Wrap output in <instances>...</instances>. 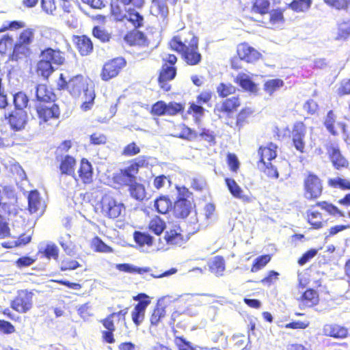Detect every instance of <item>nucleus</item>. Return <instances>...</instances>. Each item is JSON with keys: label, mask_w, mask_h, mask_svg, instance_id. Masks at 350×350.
I'll use <instances>...</instances> for the list:
<instances>
[{"label": "nucleus", "mask_w": 350, "mask_h": 350, "mask_svg": "<svg viewBox=\"0 0 350 350\" xmlns=\"http://www.w3.org/2000/svg\"><path fill=\"white\" fill-rule=\"evenodd\" d=\"M169 48L178 53L184 62L190 66L200 64L202 55L199 49V38L193 30L183 28L168 42Z\"/></svg>", "instance_id": "1"}, {"label": "nucleus", "mask_w": 350, "mask_h": 350, "mask_svg": "<svg viewBox=\"0 0 350 350\" xmlns=\"http://www.w3.org/2000/svg\"><path fill=\"white\" fill-rule=\"evenodd\" d=\"M241 105L239 96H233L226 98L221 103L215 105L214 113L219 119H224L225 123L234 131L240 132L243 126L250 122V120L254 116V110L250 107H243L235 116H233Z\"/></svg>", "instance_id": "2"}, {"label": "nucleus", "mask_w": 350, "mask_h": 350, "mask_svg": "<svg viewBox=\"0 0 350 350\" xmlns=\"http://www.w3.org/2000/svg\"><path fill=\"white\" fill-rule=\"evenodd\" d=\"M25 23L23 21H11L0 27V33L8 31H17L23 29L14 43V49L9 55L8 59L12 62L27 59L32 53L30 46L34 42L36 30L31 27L25 28Z\"/></svg>", "instance_id": "3"}, {"label": "nucleus", "mask_w": 350, "mask_h": 350, "mask_svg": "<svg viewBox=\"0 0 350 350\" xmlns=\"http://www.w3.org/2000/svg\"><path fill=\"white\" fill-rule=\"evenodd\" d=\"M319 208L325 211L332 217L345 216L344 212L332 203L325 200L318 201L309 206L304 213V218L311 230H321L327 224V219H325L323 213Z\"/></svg>", "instance_id": "4"}, {"label": "nucleus", "mask_w": 350, "mask_h": 350, "mask_svg": "<svg viewBox=\"0 0 350 350\" xmlns=\"http://www.w3.org/2000/svg\"><path fill=\"white\" fill-rule=\"evenodd\" d=\"M177 62L178 57L173 53H165L161 57V66L158 71L157 83L163 92L172 90L170 82L177 75Z\"/></svg>", "instance_id": "5"}, {"label": "nucleus", "mask_w": 350, "mask_h": 350, "mask_svg": "<svg viewBox=\"0 0 350 350\" xmlns=\"http://www.w3.org/2000/svg\"><path fill=\"white\" fill-rule=\"evenodd\" d=\"M148 165V158L142 156L129 161V165L123 169H120L118 173L113 174V183L120 187L129 186L136 181V176L139 173L140 167Z\"/></svg>", "instance_id": "6"}, {"label": "nucleus", "mask_w": 350, "mask_h": 350, "mask_svg": "<svg viewBox=\"0 0 350 350\" xmlns=\"http://www.w3.org/2000/svg\"><path fill=\"white\" fill-rule=\"evenodd\" d=\"M82 75L78 74L70 77L68 79L61 73L56 83L57 90L66 91L74 98H79L82 92L90 83Z\"/></svg>", "instance_id": "7"}, {"label": "nucleus", "mask_w": 350, "mask_h": 350, "mask_svg": "<svg viewBox=\"0 0 350 350\" xmlns=\"http://www.w3.org/2000/svg\"><path fill=\"white\" fill-rule=\"evenodd\" d=\"M124 209V204L111 193L104 194L94 207L96 213L113 220L118 218Z\"/></svg>", "instance_id": "8"}, {"label": "nucleus", "mask_w": 350, "mask_h": 350, "mask_svg": "<svg viewBox=\"0 0 350 350\" xmlns=\"http://www.w3.org/2000/svg\"><path fill=\"white\" fill-rule=\"evenodd\" d=\"M323 180L312 172H307L303 180V193L306 199L314 201L323 194Z\"/></svg>", "instance_id": "9"}, {"label": "nucleus", "mask_w": 350, "mask_h": 350, "mask_svg": "<svg viewBox=\"0 0 350 350\" xmlns=\"http://www.w3.org/2000/svg\"><path fill=\"white\" fill-rule=\"evenodd\" d=\"M128 312L129 308L126 307L119 310L118 312H114L109 314L104 319L100 321V323L105 329L101 332L102 340L104 342L113 344L116 342L114 338V332L116 331V327L114 323L113 318L116 317L118 318V320L124 321Z\"/></svg>", "instance_id": "10"}, {"label": "nucleus", "mask_w": 350, "mask_h": 350, "mask_svg": "<svg viewBox=\"0 0 350 350\" xmlns=\"http://www.w3.org/2000/svg\"><path fill=\"white\" fill-rule=\"evenodd\" d=\"M34 109L39 120V124L43 126L52 125L57 121L60 116V109L55 103L50 104H34Z\"/></svg>", "instance_id": "11"}, {"label": "nucleus", "mask_w": 350, "mask_h": 350, "mask_svg": "<svg viewBox=\"0 0 350 350\" xmlns=\"http://www.w3.org/2000/svg\"><path fill=\"white\" fill-rule=\"evenodd\" d=\"M191 195L189 189L183 187L181 188V196H178L173 203L172 213L176 218L185 219L191 213L194 203L187 198Z\"/></svg>", "instance_id": "12"}, {"label": "nucleus", "mask_w": 350, "mask_h": 350, "mask_svg": "<svg viewBox=\"0 0 350 350\" xmlns=\"http://www.w3.org/2000/svg\"><path fill=\"white\" fill-rule=\"evenodd\" d=\"M163 239L169 247H180L187 243L190 236L179 226L176 225L165 230Z\"/></svg>", "instance_id": "13"}, {"label": "nucleus", "mask_w": 350, "mask_h": 350, "mask_svg": "<svg viewBox=\"0 0 350 350\" xmlns=\"http://www.w3.org/2000/svg\"><path fill=\"white\" fill-rule=\"evenodd\" d=\"M184 105L176 102L166 103L163 100H158L152 106L150 113L153 116H174L184 111Z\"/></svg>", "instance_id": "14"}, {"label": "nucleus", "mask_w": 350, "mask_h": 350, "mask_svg": "<svg viewBox=\"0 0 350 350\" xmlns=\"http://www.w3.org/2000/svg\"><path fill=\"white\" fill-rule=\"evenodd\" d=\"M33 296L34 293L31 291L27 289L18 291L10 302L11 308L18 313L27 312L33 308Z\"/></svg>", "instance_id": "15"}, {"label": "nucleus", "mask_w": 350, "mask_h": 350, "mask_svg": "<svg viewBox=\"0 0 350 350\" xmlns=\"http://www.w3.org/2000/svg\"><path fill=\"white\" fill-rule=\"evenodd\" d=\"M126 66V61L122 57H116L107 61L103 66L100 77L104 81L116 77Z\"/></svg>", "instance_id": "16"}, {"label": "nucleus", "mask_w": 350, "mask_h": 350, "mask_svg": "<svg viewBox=\"0 0 350 350\" xmlns=\"http://www.w3.org/2000/svg\"><path fill=\"white\" fill-rule=\"evenodd\" d=\"M135 301L138 302L135 305L131 313V319L135 327H138L144 322L146 317V310L150 304L149 297L145 293H139L133 297Z\"/></svg>", "instance_id": "17"}, {"label": "nucleus", "mask_w": 350, "mask_h": 350, "mask_svg": "<svg viewBox=\"0 0 350 350\" xmlns=\"http://www.w3.org/2000/svg\"><path fill=\"white\" fill-rule=\"evenodd\" d=\"M12 131L15 132L24 130L28 123L29 118L25 110H13L5 116Z\"/></svg>", "instance_id": "18"}, {"label": "nucleus", "mask_w": 350, "mask_h": 350, "mask_svg": "<svg viewBox=\"0 0 350 350\" xmlns=\"http://www.w3.org/2000/svg\"><path fill=\"white\" fill-rule=\"evenodd\" d=\"M326 150L328 159L335 170L342 171L349 168V161L342 155L338 146L330 145Z\"/></svg>", "instance_id": "19"}, {"label": "nucleus", "mask_w": 350, "mask_h": 350, "mask_svg": "<svg viewBox=\"0 0 350 350\" xmlns=\"http://www.w3.org/2000/svg\"><path fill=\"white\" fill-rule=\"evenodd\" d=\"M237 54L240 60L248 64H255L262 57L260 52L245 42L238 44Z\"/></svg>", "instance_id": "20"}, {"label": "nucleus", "mask_w": 350, "mask_h": 350, "mask_svg": "<svg viewBox=\"0 0 350 350\" xmlns=\"http://www.w3.org/2000/svg\"><path fill=\"white\" fill-rule=\"evenodd\" d=\"M55 160L58 163V169L62 175L75 176L77 159L70 154L55 153Z\"/></svg>", "instance_id": "21"}, {"label": "nucleus", "mask_w": 350, "mask_h": 350, "mask_svg": "<svg viewBox=\"0 0 350 350\" xmlns=\"http://www.w3.org/2000/svg\"><path fill=\"white\" fill-rule=\"evenodd\" d=\"M306 126L301 122H296L292 128L291 137L294 147L300 152H304Z\"/></svg>", "instance_id": "22"}, {"label": "nucleus", "mask_w": 350, "mask_h": 350, "mask_svg": "<svg viewBox=\"0 0 350 350\" xmlns=\"http://www.w3.org/2000/svg\"><path fill=\"white\" fill-rule=\"evenodd\" d=\"M56 96L52 89L44 83L38 84L36 88L35 104L55 103Z\"/></svg>", "instance_id": "23"}, {"label": "nucleus", "mask_w": 350, "mask_h": 350, "mask_svg": "<svg viewBox=\"0 0 350 350\" xmlns=\"http://www.w3.org/2000/svg\"><path fill=\"white\" fill-rule=\"evenodd\" d=\"M79 179L84 185L93 183L94 169L90 161L86 158H81L77 170Z\"/></svg>", "instance_id": "24"}, {"label": "nucleus", "mask_w": 350, "mask_h": 350, "mask_svg": "<svg viewBox=\"0 0 350 350\" xmlns=\"http://www.w3.org/2000/svg\"><path fill=\"white\" fill-rule=\"evenodd\" d=\"M40 57L44 58L51 66H61L66 62L64 52L59 49H54L51 47L42 50L40 52Z\"/></svg>", "instance_id": "25"}, {"label": "nucleus", "mask_w": 350, "mask_h": 350, "mask_svg": "<svg viewBox=\"0 0 350 350\" xmlns=\"http://www.w3.org/2000/svg\"><path fill=\"white\" fill-rule=\"evenodd\" d=\"M336 116L333 110H329L323 122V124L327 131L333 135H337L338 134V131L336 130L337 126H338L342 132L347 135L348 134V128L345 122H336Z\"/></svg>", "instance_id": "26"}, {"label": "nucleus", "mask_w": 350, "mask_h": 350, "mask_svg": "<svg viewBox=\"0 0 350 350\" xmlns=\"http://www.w3.org/2000/svg\"><path fill=\"white\" fill-rule=\"evenodd\" d=\"M278 146L273 143L269 142L266 146H260L258 148V154L259 161L258 165L265 164V162H269L277 157Z\"/></svg>", "instance_id": "27"}, {"label": "nucleus", "mask_w": 350, "mask_h": 350, "mask_svg": "<svg viewBox=\"0 0 350 350\" xmlns=\"http://www.w3.org/2000/svg\"><path fill=\"white\" fill-rule=\"evenodd\" d=\"M72 42L78 52L82 56L88 55L93 51V43L91 39L85 35L74 36Z\"/></svg>", "instance_id": "28"}, {"label": "nucleus", "mask_w": 350, "mask_h": 350, "mask_svg": "<svg viewBox=\"0 0 350 350\" xmlns=\"http://www.w3.org/2000/svg\"><path fill=\"white\" fill-rule=\"evenodd\" d=\"M125 42L130 46H148L149 40L146 36L142 31L132 30L128 31L124 36Z\"/></svg>", "instance_id": "29"}, {"label": "nucleus", "mask_w": 350, "mask_h": 350, "mask_svg": "<svg viewBox=\"0 0 350 350\" xmlns=\"http://www.w3.org/2000/svg\"><path fill=\"white\" fill-rule=\"evenodd\" d=\"M150 12L158 19L166 22L168 18L169 9L166 0H152Z\"/></svg>", "instance_id": "30"}, {"label": "nucleus", "mask_w": 350, "mask_h": 350, "mask_svg": "<svg viewBox=\"0 0 350 350\" xmlns=\"http://www.w3.org/2000/svg\"><path fill=\"white\" fill-rule=\"evenodd\" d=\"M128 190L131 197L138 202H143L149 199L144 185L137 181L130 184Z\"/></svg>", "instance_id": "31"}, {"label": "nucleus", "mask_w": 350, "mask_h": 350, "mask_svg": "<svg viewBox=\"0 0 350 350\" xmlns=\"http://www.w3.org/2000/svg\"><path fill=\"white\" fill-rule=\"evenodd\" d=\"M82 92H83L84 101L81 104L80 107L82 111H87L90 110L94 105L96 92L94 83L90 82Z\"/></svg>", "instance_id": "32"}, {"label": "nucleus", "mask_w": 350, "mask_h": 350, "mask_svg": "<svg viewBox=\"0 0 350 350\" xmlns=\"http://www.w3.org/2000/svg\"><path fill=\"white\" fill-rule=\"evenodd\" d=\"M55 70V69L53 66H51V64L43 57H40L35 68L36 75L45 81L49 80L50 76Z\"/></svg>", "instance_id": "33"}, {"label": "nucleus", "mask_w": 350, "mask_h": 350, "mask_svg": "<svg viewBox=\"0 0 350 350\" xmlns=\"http://www.w3.org/2000/svg\"><path fill=\"white\" fill-rule=\"evenodd\" d=\"M225 183L233 197L241 199L245 202H250L251 201L250 197L243 194L242 189L233 178H226Z\"/></svg>", "instance_id": "34"}, {"label": "nucleus", "mask_w": 350, "mask_h": 350, "mask_svg": "<svg viewBox=\"0 0 350 350\" xmlns=\"http://www.w3.org/2000/svg\"><path fill=\"white\" fill-rule=\"evenodd\" d=\"M304 306L312 307L318 304L319 296L317 291L309 288L306 289L298 299Z\"/></svg>", "instance_id": "35"}, {"label": "nucleus", "mask_w": 350, "mask_h": 350, "mask_svg": "<svg viewBox=\"0 0 350 350\" xmlns=\"http://www.w3.org/2000/svg\"><path fill=\"white\" fill-rule=\"evenodd\" d=\"M154 206L157 212L165 215L172 211L173 202L168 196L161 195L154 200Z\"/></svg>", "instance_id": "36"}, {"label": "nucleus", "mask_w": 350, "mask_h": 350, "mask_svg": "<svg viewBox=\"0 0 350 350\" xmlns=\"http://www.w3.org/2000/svg\"><path fill=\"white\" fill-rule=\"evenodd\" d=\"M323 330L326 336L334 338H345L348 336V329L338 324L326 325Z\"/></svg>", "instance_id": "37"}, {"label": "nucleus", "mask_w": 350, "mask_h": 350, "mask_svg": "<svg viewBox=\"0 0 350 350\" xmlns=\"http://www.w3.org/2000/svg\"><path fill=\"white\" fill-rule=\"evenodd\" d=\"M166 317V311L164 306L157 304L152 310L150 316V327H157Z\"/></svg>", "instance_id": "38"}, {"label": "nucleus", "mask_w": 350, "mask_h": 350, "mask_svg": "<svg viewBox=\"0 0 350 350\" xmlns=\"http://www.w3.org/2000/svg\"><path fill=\"white\" fill-rule=\"evenodd\" d=\"M209 271L217 277L224 275L226 269L225 259L221 256H215L208 264Z\"/></svg>", "instance_id": "39"}, {"label": "nucleus", "mask_w": 350, "mask_h": 350, "mask_svg": "<svg viewBox=\"0 0 350 350\" xmlns=\"http://www.w3.org/2000/svg\"><path fill=\"white\" fill-rule=\"evenodd\" d=\"M234 82L247 92L251 93H256L258 92L256 84L244 73L238 75L234 79Z\"/></svg>", "instance_id": "40"}, {"label": "nucleus", "mask_w": 350, "mask_h": 350, "mask_svg": "<svg viewBox=\"0 0 350 350\" xmlns=\"http://www.w3.org/2000/svg\"><path fill=\"white\" fill-rule=\"evenodd\" d=\"M271 2L269 0H252L250 12L252 14L265 16L269 13Z\"/></svg>", "instance_id": "41"}, {"label": "nucleus", "mask_w": 350, "mask_h": 350, "mask_svg": "<svg viewBox=\"0 0 350 350\" xmlns=\"http://www.w3.org/2000/svg\"><path fill=\"white\" fill-rule=\"evenodd\" d=\"M165 222L159 216L153 217L148 225V230L157 236L165 232Z\"/></svg>", "instance_id": "42"}, {"label": "nucleus", "mask_w": 350, "mask_h": 350, "mask_svg": "<svg viewBox=\"0 0 350 350\" xmlns=\"http://www.w3.org/2000/svg\"><path fill=\"white\" fill-rule=\"evenodd\" d=\"M284 85V82L281 79H272L266 81L263 85L264 91L269 96H272L275 92Z\"/></svg>", "instance_id": "43"}, {"label": "nucleus", "mask_w": 350, "mask_h": 350, "mask_svg": "<svg viewBox=\"0 0 350 350\" xmlns=\"http://www.w3.org/2000/svg\"><path fill=\"white\" fill-rule=\"evenodd\" d=\"M41 207L40 194L38 191H31L28 196V210L31 213H37Z\"/></svg>", "instance_id": "44"}, {"label": "nucleus", "mask_w": 350, "mask_h": 350, "mask_svg": "<svg viewBox=\"0 0 350 350\" xmlns=\"http://www.w3.org/2000/svg\"><path fill=\"white\" fill-rule=\"evenodd\" d=\"M133 239L141 247L144 245L151 246L153 243V237L150 234L137 230L133 232Z\"/></svg>", "instance_id": "45"}, {"label": "nucleus", "mask_w": 350, "mask_h": 350, "mask_svg": "<svg viewBox=\"0 0 350 350\" xmlns=\"http://www.w3.org/2000/svg\"><path fill=\"white\" fill-rule=\"evenodd\" d=\"M13 103L14 110H25L29 103V98L25 92H18L14 94Z\"/></svg>", "instance_id": "46"}, {"label": "nucleus", "mask_w": 350, "mask_h": 350, "mask_svg": "<svg viewBox=\"0 0 350 350\" xmlns=\"http://www.w3.org/2000/svg\"><path fill=\"white\" fill-rule=\"evenodd\" d=\"M91 247L95 252L111 253L113 249L107 245L99 237H94L91 241Z\"/></svg>", "instance_id": "47"}, {"label": "nucleus", "mask_w": 350, "mask_h": 350, "mask_svg": "<svg viewBox=\"0 0 350 350\" xmlns=\"http://www.w3.org/2000/svg\"><path fill=\"white\" fill-rule=\"evenodd\" d=\"M116 267L120 271L130 273L144 274L150 271L149 267H137L129 263L118 264Z\"/></svg>", "instance_id": "48"}, {"label": "nucleus", "mask_w": 350, "mask_h": 350, "mask_svg": "<svg viewBox=\"0 0 350 350\" xmlns=\"http://www.w3.org/2000/svg\"><path fill=\"white\" fill-rule=\"evenodd\" d=\"M14 38L9 33H5L0 38V54L5 55L11 49H14Z\"/></svg>", "instance_id": "49"}, {"label": "nucleus", "mask_w": 350, "mask_h": 350, "mask_svg": "<svg viewBox=\"0 0 350 350\" xmlns=\"http://www.w3.org/2000/svg\"><path fill=\"white\" fill-rule=\"evenodd\" d=\"M117 1H111L110 3V14L116 22H122L126 18L124 10L121 8Z\"/></svg>", "instance_id": "50"}, {"label": "nucleus", "mask_w": 350, "mask_h": 350, "mask_svg": "<svg viewBox=\"0 0 350 350\" xmlns=\"http://www.w3.org/2000/svg\"><path fill=\"white\" fill-rule=\"evenodd\" d=\"M312 0H293L288 7L296 12H306L311 7Z\"/></svg>", "instance_id": "51"}, {"label": "nucleus", "mask_w": 350, "mask_h": 350, "mask_svg": "<svg viewBox=\"0 0 350 350\" xmlns=\"http://www.w3.org/2000/svg\"><path fill=\"white\" fill-rule=\"evenodd\" d=\"M92 33L94 38H97L103 43L109 42L112 38L111 33L110 32H109L103 27L98 25L93 27Z\"/></svg>", "instance_id": "52"}, {"label": "nucleus", "mask_w": 350, "mask_h": 350, "mask_svg": "<svg viewBox=\"0 0 350 350\" xmlns=\"http://www.w3.org/2000/svg\"><path fill=\"white\" fill-rule=\"evenodd\" d=\"M205 109L198 103H190L187 109V113L191 115L196 122L200 121L204 116Z\"/></svg>", "instance_id": "53"}, {"label": "nucleus", "mask_w": 350, "mask_h": 350, "mask_svg": "<svg viewBox=\"0 0 350 350\" xmlns=\"http://www.w3.org/2000/svg\"><path fill=\"white\" fill-rule=\"evenodd\" d=\"M271 260V254H264L257 257L251 266V272H257L265 267Z\"/></svg>", "instance_id": "54"}, {"label": "nucleus", "mask_w": 350, "mask_h": 350, "mask_svg": "<svg viewBox=\"0 0 350 350\" xmlns=\"http://www.w3.org/2000/svg\"><path fill=\"white\" fill-rule=\"evenodd\" d=\"M217 92L220 98H226L236 92V88L230 83H220L217 86Z\"/></svg>", "instance_id": "55"}, {"label": "nucleus", "mask_w": 350, "mask_h": 350, "mask_svg": "<svg viewBox=\"0 0 350 350\" xmlns=\"http://www.w3.org/2000/svg\"><path fill=\"white\" fill-rule=\"evenodd\" d=\"M268 14L269 15V21L271 25L274 26L284 22L283 9L278 8L272 10H269Z\"/></svg>", "instance_id": "56"}, {"label": "nucleus", "mask_w": 350, "mask_h": 350, "mask_svg": "<svg viewBox=\"0 0 350 350\" xmlns=\"http://www.w3.org/2000/svg\"><path fill=\"white\" fill-rule=\"evenodd\" d=\"M180 133L175 135L178 138L191 141L198 136V134L195 131L192 130L185 124H180Z\"/></svg>", "instance_id": "57"}, {"label": "nucleus", "mask_w": 350, "mask_h": 350, "mask_svg": "<svg viewBox=\"0 0 350 350\" xmlns=\"http://www.w3.org/2000/svg\"><path fill=\"white\" fill-rule=\"evenodd\" d=\"M258 167L269 178L277 179L279 177V173L277 168L269 162H265V164L258 165Z\"/></svg>", "instance_id": "58"}, {"label": "nucleus", "mask_w": 350, "mask_h": 350, "mask_svg": "<svg viewBox=\"0 0 350 350\" xmlns=\"http://www.w3.org/2000/svg\"><path fill=\"white\" fill-rule=\"evenodd\" d=\"M328 185L333 188H340L342 190H350V181L342 178H330L327 181Z\"/></svg>", "instance_id": "59"}, {"label": "nucleus", "mask_w": 350, "mask_h": 350, "mask_svg": "<svg viewBox=\"0 0 350 350\" xmlns=\"http://www.w3.org/2000/svg\"><path fill=\"white\" fill-rule=\"evenodd\" d=\"M129 17L127 20L133 25L135 29L143 26L144 17L134 10H129L128 12Z\"/></svg>", "instance_id": "60"}, {"label": "nucleus", "mask_w": 350, "mask_h": 350, "mask_svg": "<svg viewBox=\"0 0 350 350\" xmlns=\"http://www.w3.org/2000/svg\"><path fill=\"white\" fill-rule=\"evenodd\" d=\"M226 162L230 170L232 173H237L240 167V162L234 153H228L226 157Z\"/></svg>", "instance_id": "61"}, {"label": "nucleus", "mask_w": 350, "mask_h": 350, "mask_svg": "<svg viewBox=\"0 0 350 350\" xmlns=\"http://www.w3.org/2000/svg\"><path fill=\"white\" fill-rule=\"evenodd\" d=\"M36 257L23 256L16 260L14 265L17 268L22 269L31 266L36 261Z\"/></svg>", "instance_id": "62"}, {"label": "nucleus", "mask_w": 350, "mask_h": 350, "mask_svg": "<svg viewBox=\"0 0 350 350\" xmlns=\"http://www.w3.org/2000/svg\"><path fill=\"white\" fill-rule=\"evenodd\" d=\"M44 256L48 259L53 258L57 260L59 257V250L55 244H48L42 252Z\"/></svg>", "instance_id": "63"}, {"label": "nucleus", "mask_w": 350, "mask_h": 350, "mask_svg": "<svg viewBox=\"0 0 350 350\" xmlns=\"http://www.w3.org/2000/svg\"><path fill=\"white\" fill-rule=\"evenodd\" d=\"M198 136H200L202 140L208 142L209 145H215L216 144L215 133L210 129L202 128Z\"/></svg>", "instance_id": "64"}]
</instances>
